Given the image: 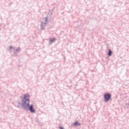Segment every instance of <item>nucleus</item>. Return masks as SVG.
Wrapping results in <instances>:
<instances>
[{
  "mask_svg": "<svg viewBox=\"0 0 129 129\" xmlns=\"http://www.w3.org/2000/svg\"><path fill=\"white\" fill-rule=\"evenodd\" d=\"M21 101L18 100L15 101V104L19 108H23L25 110H29L31 113H36L35 105L31 103V95L29 94L25 93L23 97H20Z\"/></svg>",
  "mask_w": 129,
  "mask_h": 129,
  "instance_id": "nucleus-1",
  "label": "nucleus"
},
{
  "mask_svg": "<svg viewBox=\"0 0 129 129\" xmlns=\"http://www.w3.org/2000/svg\"><path fill=\"white\" fill-rule=\"evenodd\" d=\"M50 20L47 18V17H45L41 20L40 27L41 31H44V30H45V27L47 26V24H49V22H50Z\"/></svg>",
  "mask_w": 129,
  "mask_h": 129,
  "instance_id": "nucleus-2",
  "label": "nucleus"
},
{
  "mask_svg": "<svg viewBox=\"0 0 129 129\" xmlns=\"http://www.w3.org/2000/svg\"><path fill=\"white\" fill-rule=\"evenodd\" d=\"M104 102L107 103L109 100L111 99V94L105 93L103 96Z\"/></svg>",
  "mask_w": 129,
  "mask_h": 129,
  "instance_id": "nucleus-3",
  "label": "nucleus"
},
{
  "mask_svg": "<svg viewBox=\"0 0 129 129\" xmlns=\"http://www.w3.org/2000/svg\"><path fill=\"white\" fill-rule=\"evenodd\" d=\"M52 15H53V12L51 11H49L47 13V17L46 18L51 21L52 19H53V18L52 17Z\"/></svg>",
  "mask_w": 129,
  "mask_h": 129,
  "instance_id": "nucleus-4",
  "label": "nucleus"
},
{
  "mask_svg": "<svg viewBox=\"0 0 129 129\" xmlns=\"http://www.w3.org/2000/svg\"><path fill=\"white\" fill-rule=\"evenodd\" d=\"M56 40H57V39L56 38H50L49 39V44L51 45V44H53V43H54V42L56 41Z\"/></svg>",
  "mask_w": 129,
  "mask_h": 129,
  "instance_id": "nucleus-5",
  "label": "nucleus"
},
{
  "mask_svg": "<svg viewBox=\"0 0 129 129\" xmlns=\"http://www.w3.org/2000/svg\"><path fill=\"white\" fill-rule=\"evenodd\" d=\"M74 126H80L81 125V123L78 121H75L73 123Z\"/></svg>",
  "mask_w": 129,
  "mask_h": 129,
  "instance_id": "nucleus-6",
  "label": "nucleus"
},
{
  "mask_svg": "<svg viewBox=\"0 0 129 129\" xmlns=\"http://www.w3.org/2000/svg\"><path fill=\"white\" fill-rule=\"evenodd\" d=\"M107 55H108V57H111V56L112 55V51H111V50H110V49L108 50Z\"/></svg>",
  "mask_w": 129,
  "mask_h": 129,
  "instance_id": "nucleus-7",
  "label": "nucleus"
},
{
  "mask_svg": "<svg viewBox=\"0 0 129 129\" xmlns=\"http://www.w3.org/2000/svg\"><path fill=\"white\" fill-rule=\"evenodd\" d=\"M20 51V47H17L16 48H15V49L14 50V54H16L17 52H19Z\"/></svg>",
  "mask_w": 129,
  "mask_h": 129,
  "instance_id": "nucleus-8",
  "label": "nucleus"
},
{
  "mask_svg": "<svg viewBox=\"0 0 129 129\" xmlns=\"http://www.w3.org/2000/svg\"><path fill=\"white\" fill-rule=\"evenodd\" d=\"M9 50H10V51H12V50H13L14 51V50H15V47L10 46L9 47Z\"/></svg>",
  "mask_w": 129,
  "mask_h": 129,
  "instance_id": "nucleus-9",
  "label": "nucleus"
},
{
  "mask_svg": "<svg viewBox=\"0 0 129 129\" xmlns=\"http://www.w3.org/2000/svg\"><path fill=\"white\" fill-rule=\"evenodd\" d=\"M58 128L59 129H65V128H64V127H63L62 126H58Z\"/></svg>",
  "mask_w": 129,
  "mask_h": 129,
  "instance_id": "nucleus-10",
  "label": "nucleus"
}]
</instances>
